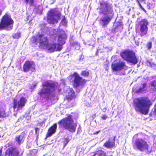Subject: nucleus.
Returning <instances> with one entry per match:
<instances>
[{"label": "nucleus", "mask_w": 156, "mask_h": 156, "mask_svg": "<svg viewBox=\"0 0 156 156\" xmlns=\"http://www.w3.org/2000/svg\"><path fill=\"white\" fill-rule=\"evenodd\" d=\"M101 118L102 119L105 120L108 118V116L106 115H104L102 116Z\"/></svg>", "instance_id": "e433bc0d"}, {"label": "nucleus", "mask_w": 156, "mask_h": 156, "mask_svg": "<svg viewBox=\"0 0 156 156\" xmlns=\"http://www.w3.org/2000/svg\"><path fill=\"white\" fill-rule=\"evenodd\" d=\"M21 36V33L20 32H17L15 33L12 36L13 38L17 39L20 38Z\"/></svg>", "instance_id": "cd10ccee"}, {"label": "nucleus", "mask_w": 156, "mask_h": 156, "mask_svg": "<svg viewBox=\"0 0 156 156\" xmlns=\"http://www.w3.org/2000/svg\"><path fill=\"white\" fill-rule=\"evenodd\" d=\"M2 149L0 148V156H3V155L2 154Z\"/></svg>", "instance_id": "ea45409f"}, {"label": "nucleus", "mask_w": 156, "mask_h": 156, "mask_svg": "<svg viewBox=\"0 0 156 156\" xmlns=\"http://www.w3.org/2000/svg\"><path fill=\"white\" fill-rule=\"evenodd\" d=\"M42 87L43 88L38 93L41 97H43L44 95L50 96L53 92L55 91V87L58 88V92H60L62 90L61 89L59 88L60 85L57 83H55L51 80H47L43 83Z\"/></svg>", "instance_id": "f03ea898"}, {"label": "nucleus", "mask_w": 156, "mask_h": 156, "mask_svg": "<svg viewBox=\"0 0 156 156\" xmlns=\"http://www.w3.org/2000/svg\"><path fill=\"white\" fill-rule=\"evenodd\" d=\"M63 19L61 20L60 22V24L62 26L63 25L66 26L67 24V22L65 19V16H63Z\"/></svg>", "instance_id": "2f4dec72"}, {"label": "nucleus", "mask_w": 156, "mask_h": 156, "mask_svg": "<svg viewBox=\"0 0 156 156\" xmlns=\"http://www.w3.org/2000/svg\"><path fill=\"white\" fill-rule=\"evenodd\" d=\"M133 147L141 152L145 151L148 153L151 152V150H149L150 147L149 144L142 139H138L136 140Z\"/></svg>", "instance_id": "0eeeda50"}, {"label": "nucleus", "mask_w": 156, "mask_h": 156, "mask_svg": "<svg viewBox=\"0 0 156 156\" xmlns=\"http://www.w3.org/2000/svg\"><path fill=\"white\" fill-rule=\"evenodd\" d=\"M33 43L37 45L38 43L39 47L41 49H46L49 46V43L48 38L47 37H44L43 34H40L38 35L37 37H32Z\"/></svg>", "instance_id": "423d86ee"}, {"label": "nucleus", "mask_w": 156, "mask_h": 156, "mask_svg": "<svg viewBox=\"0 0 156 156\" xmlns=\"http://www.w3.org/2000/svg\"><path fill=\"white\" fill-rule=\"evenodd\" d=\"M103 146L108 149H112L115 147V137L109 138L104 144Z\"/></svg>", "instance_id": "dca6fc26"}, {"label": "nucleus", "mask_w": 156, "mask_h": 156, "mask_svg": "<svg viewBox=\"0 0 156 156\" xmlns=\"http://www.w3.org/2000/svg\"><path fill=\"white\" fill-rule=\"evenodd\" d=\"M101 132V130H99L98 131L96 132H94L93 134V135H96L98 134L99 133H100Z\"/></svg>", "instance_id": "58836bf2"}, {"label": "nucleus", "mask_w": 156, "mask_h": 156, "mask_svg": "<svg viewBox=\"0 0 156 156\" xmlns=\"http://www.w3.org/2000/svg\"><path fill=\"white\" fill-rule=\"evenodd\" d=\"M109 156H112V155H110Z\"/></svg>", "instance_id": "37998d69"}, {"label": "nucleus", "mask_w": 156, "mask_h": 156, "mask_svg": "<svg viewBox=\"0 0 156 156\" xmlns=\"http://www.w3.org/2000/svg\"><path fill=\"white\" fill-rule=\"evenodd\" d=\"M68 95H66V98L68 101H70L74 98H75L76 96L75 95V92L73 88L69 89V91L68 92Z\"/></svg>", "instance_id": "412c9836"}, {"label": "nucleus", "mask_w": 156, "mask_h": 156, "mask_svg": "<svg viewBox=\"0 0 156 156\" xmlns=\"http://www.w3.org/2000/svg\"><path fill=\"white\" fill-rule=\"evenodd\" d=\"M74 121L73 119V116L69 115L58 122V124L62 128L66 129L69 132L74 133L76 130L77 124L74 123Z\"/></svg>", "instance_id": "7ed1b4c3"}, {"label": "nucleus", "mask_w": 156, "mask_h": 156, "mask_svg": "<svg viewBox=\"0 0 156 156\" xmlns=\"http://www.w3.org/2000/svg\"><path fill=\"white\" fill-rule=\"evenodd\" d=\"M35 0H25V3L30 6H33Z\"/></svg>", "instance_id": "c85d7f7f"}, {"label": "nucleus", "mask_w": 156, "mask_h": 156, "mask_svg": "<svg viewBox=\"0 0 156 156\" xmlns=\"http://www.w3.org/2000/svg\"><path fill=\"white\" fill-rule=\"evenodd\" d=\"M66 38L67 37L65 32L63 31V33L59 34L58 36V44L62 46L65 43V40Z\"/></svg>", "instance_id": "f3484780"}, {"label": "nucleus", "mask_w": 156, "mask_h": 156, "mask_svg": "<svg viewBox=\"0 0 156 156\" xmlns=\"http://www.w3.org/2000/svg\"><path fill=\"white\" fill-rule=\"evenodd\" d=\"M14 23V21L11 16L7 13H5L0 19V30H11L13 29Z\"/></svg>", "instance_id": "20e7f679"}, {"label": "nucleus", "mask_w": 156, "mask_h": 156, "mask_svg": "<svg viewBox=\"0 0 156 156\" xmlns=\"http://www.w3.org/2000/svg\"><path fill=\"white\" fill-rule=\"evenodd\" d=\"M142 87L140 88L136 91V93H140L146 90V89L145 88L147 85V83H144L142 84Z\"/></svg>", "instance_id": "5701e85b"}, {"label": "nucleus", "mask_w": 156, "mask_h": 156, "mask_svg": "<svg viewBox=\"0 0 156 156\" xmlns=\"http://www.w3.org/2000/svg\"><path fill=\"white\" fill-rule=\"evenodd\" d=\"M81 76H84L87 77H88L89 75V71L87 70H83L82 71L81 73Z\"/></svg>", "instance_id": "bb28decb"}, {"label": "nucleus", "mask_w": 156, "mask_h": 156, "mask_svg": "<svg viewBox=\"0 0 156 156\" xmlns=\"http://www.w3.org/2000/svg\"><path fill=\"white\" fill-rule=\"evenodd\" d=\"M43 123H44V124L45 123V122H41L39 123V124H40V125H41V126H42V124Z\"/></svg>", "instance_id": "a19ab883"}, {"label": "nucleus", "mask_w": 156, "mask_h": 156, "mask_svg": "<svg viewBox=\"0 0 156 156\" xmlns=\"http://www.w3.org/2000/svg\"><path fill=\"white\" fill-rule=\"evenodd\" d=\"M146 47L148 50H150L152 47V42L151 41H150L147 42L146 45Z\"/></svg>", "instance_id": "473e14b6"}, {"label": "nucleus", "mask_w": 156, "mask_h": 156, "mask_svg": "<svg viewBox=\"0 0 156 156\" xmlns=\"http://www.w3.org/2000/svg\"><path fill=\"white\" fill-rule=\"evenodd\" d=\"M153 113L155 115H156V104L154 106Z\"/></svg>", "instance_id": "4c0bfd02"}, {"label": "nucleus", "mask_w": 156, "mask_h": 156, "mask_svg": "<svg viewBox=\"0 0 156 156\" xmlns=\"http://www.w3.org/2000/svg\"><path fill=\"white\" fill-rule=\"evenodd\" d=\"M2 10L0 9V16L2 15Z\"/></svg>", "instance_id": "79ce46f5"}, {"label": "nucleus", "mask_w": 156, "mask_h": 156, "mask_svg": "<svg viewBox=\"0 0 156 156\" xmlns=\"http://www.w3.org/2000/svg\"><path fill=\"white\" fill-rule=\"evenodd\" d=\"M151 86L153 87V90L156 91V81H153L151 84Z\"/></svg>", "instance_id": "f704fd0d"}, {"label": "nucleus", "mask_w": 156, "mask_h": 156, "mask_svg": "<svg viewBox=\"0 0 156 156\" xmlns=\"http://www.w3.org/2000/svg\"><path fill=\"white\" fill-rule=\"evenodd\" d=\"M57 126V124L55 123L48 128L46 134V138L51 136L55 132Z\"/></svg>", "instance_id": "aec40b11"}, {"label": "nucleus", "mask_w": 156, "mask_h": 156, "mask_svg": "<svg viewBox=\"0 0 156 156\" xmlns=\"http://www.w3.org/2000/svg\"><path fill=\"white\" fill-rule=\"evenodd\" d=\"M26 102L27 99L23 97H21L18 101L16 99L14 98L13 100L12 108L14 109L17 108L18 110H21L25 106Z\"/></svg>", "instance_id": "ddd939ff"}, {"label": "nucleus", "mask_w": 156, "mask_h": 156, "mask_svg": "<svg viewBox=\"0 0 156 156\" xmlns=\"http://www.w3.org/2000/svg\"><path fill=\"white\" fill-rule=\"evenodd\" d=\"M148 22L145 19H144L140 22L139 29H136V33L139 34L142 37L146 35L148 32Z\"/></svg>", "instance_id": "9d476101"}, {"label": "nucleus", "mask_w": 156, "mask_h": 156, "mask_svg": "<svg viewBox=\"0 0 156 156\" xmlns=\"http://www.w3.org/2000/svg\"><path fill=\"white\" fill-rule=\"evenodd\" d=\"M69 77H70V80H72L73 86L75 88H76L81 86H83L86 82V80L83 78L76 72L73 73Z\"/></svg>", "instance_id": "6e6552de"}, {"label": "nucleus", "mask_w": 156, "mask_h": 156, "mask_svg": "<svg viewBox=\"0 0 156 156\" xmlns=\"http://www.w3.org/2000/svg\"><path fill=\"white\" fill-rule=\"evenodd\" d=\"M24 132H22L20 135L15 137V140L19 145H20L23 143L24 140L25 136L24 135Z\"/></svg>", "instance_id": "4be33fe9"}, {"label": "nucleus", "mask_w": 156, "mask_h": 156, "mask_svg": "<svg viewBox=\"0 0 156 156\" xmlns=\"http://www.w3.org/2000/svg\"><path fill=\"white\" fill-rule=\"evenodd\" d=\"M155 5V4H153L150 2H147V9H151L154 8Z\"/></svg>", "instance_id": "c756f323"}, {"label": "nucleus", "mask_w": 156, "mask_h": 156, "mask_svg": "<svg viewBox=\"0 0 156 156\" xmlns=\"http://www.w3.org/2000/svg\"><path fill=\"white\" fill-rule=\"evenodd\" d=\"M133 102L136 111L145 115L148 114L150 106L152 104L151 100L146 96L136 98Z\"/></svg>", "instance_id": "f257e3e1"}, {"label": "nucleus", "mask_w": 156, "mask_h": 156, "mask_svg": "<svg viewBox=\"0 0 156 156\" xmlns=\"http://www.w3.org/2000/svg\"><path fill=\"white\" fill-rule=\"evenodd\" d=\"M13 143L9 142L7 144V146L10 147L8 148L5 152V154L7 156H20V152L16 147H12Z\"/></svg>", "instance_id": "9b49d317"}, {"label": "nucleus", "mask_w": 156, "mask_h": 156, "mask_svg": "<svg viewBox=\"0 0 156 156\" xmlns=\"http://www.w3.org/2000/svg\"><path fill=\"white\" fill-rule=\"evenodd\" d=\"M23 71L24 72H27L29 71L32 72H35V65L33 61H26L23 66Z\"/></svg>", "instance_id": "4468645a"}, {"label": "nucleus", "mask_w": 156, "mask_h": 156, "mask_svg": "<svg viewBox=\"0 0 156 156\" xmlns=\"http://www.w3.org/2000/svg\"><path fill=\"white\" fill-rule=\"evenodd\" d=\"M136 1L137 2L139 5L140 8L144 11L145 13H146L147 11L145 9L142 7L140 2H144L146 0H136Z\"/></svg>", "instance_id": "a878e982"}, {"label": "nucleus", "mask_w": 156, "mask_h": 156, "mask_svg": "<svg viewBox=\"0 0 156 156\" xmlns=\"http://www.w3.org/2000/svg\"><path fill=\"white\" fill-rule=\"evenodd\" d=\"M6 115L5 110L0 108V118L6 117Z\"/></svg>", "instance_id": "393cba45"}, {"label": "nucleus", "mask_w": 156, "mask_h": 156, "mask_svg": "<svg viewBox=\"0 0 156 156\" xmlns=\"http://www.w3.org/2000/svg\"><path fill=\"white\" fill-rule=\"evenodd\" d=\"M99 5L100 6L98 7V9L100 10L101 13L105 14L112 12V6L107 2H99Z\"/></svg>", "instance_id": "f8f14e48"}, {"label": "nucleus", "mask_w": 156, "mask_h": 156, "mask_svg": "<svg viewBox=\"0 0 156 156\" xmlns=\"http://www.w3.org/2000/svg\"><path fill=\"white\" fill-rule=\"evenodd\" d=\"M39 128L37 127H36L35 128V133L37 135H38L39 134Z\"/></svg>", "instance_id": "c9c22d12"}, {"label": "nucleus", "mask_w": 156, "mask_h": 156, "mask_svg": "<svg viewBox=\"0 0 156 156\" xmlns=\"http://www.w3.org/2000/svg\"><path fill=\"white\" fill-rule=\"evenodd\" d=\"M61 15V12H59L56 13L54 10L51 9L48 12L47 21L50 24L57 23H58V20L60 19Z\"/></svg>", "instance_id": "1a4fd4ad"}, {"label": "nucleus", "mask_w": 156, "mask_h": 156, "mask_svg": "<svg viewBox=\"0 0 156 156\" xmlns=\"http://www.w3.org/2000/svg\"><path fill=\"white\" fill-rule=\"evenodd\" d=\"M112 18L111 16H106L100 20V23L102 24L103 27H106L111 21Z\"/></svg>", "instance_id": "6ab92c4d"}, {"label": "nucleus", "mask_w": 156, "mask_h": 156, "mask_svg": "<svg viewBox=\"0 0 156 156\" xmlns=\"http://www.w3.org/2000/svg\"><path fill=\"white\" fill-rule=\"evenodd\" d=\"M63 140L62 142L63 144V148H64L69 141V139L67 138H63Z\"/></svg>", "instance_id": "7c9ffc66"}, {"label": "nucleus", "mask_w": 156, "mask_h": 156, "mask_svg": "<svg viewBox=\"0 0 156 156\" xmlns=\"http://www.w3.org/2000/svg\"><path fill=\"white\" fill-rule=\"evenodd\" d=\"M62 47L56 43L50 44V46L48 48V50L51 52L55 51H60L61 50Z\"/></svg>", "instance_id": "a211bd4d"}, {"label": "nucleus", "mask_w": 156, "mask_h": 156, "mask_svg": "<svg viewBox=\"0 0 156 156\" xmlns=\"http://www.w3.org/2000/svg\"><path fill=\"white\" fill-rule=\"evenodd\" d=\"M126 66L124 62H119L112 63L111 65V68L115 71H121Z\"/></svg>", "instance_id": "2eb2a0df"}, {"label": "nucleus", "mask_w": 156, "mask_h": 156, "mask_svg": "<svg viewBox=\"0 0 156 156\" xmlns=\"http://www.w3.org/2000/svg\"><path fill=\"white\" fill-rule=\"evenodd\" d=\"M93 156H106V153L102 150L97 151Z\"/></svg>", "instance_id": "b1692460"}, {"label": "nucleus", "mask_w": 156, "mask_h": 156, "mask_svg": "<svg viewBox=\"0 0 156 156\" xmlns=\"http://www.w3.org/2000/svg\"><path fill=\"white\" fill-rule=\"evenodd\" d=\"M120 55L124 60L134 65L136 64L138 62L135 53L132 51L125 50L120 53Z\"/></svg>", "instance_id": "39448f33"}, {"label": "nucleus", "mask_w": 156, "mask_h": 156, "mask_svg": "<svg viewBox=\"0 0 156 156\" xmlns=\"http://www.w3.org/2000/svg\"><path fill=\"white\" fill-rule=\"evenodd\" d=\"M122 26V25L121 23H119L117 24L113 29H112V31L114 32H115L119 27Z\"/></svg>", "instance_id": "72a5a7b5"}]
</instances>
